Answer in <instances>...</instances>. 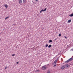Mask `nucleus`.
Wrapping results in <instances>:
<instances>
[{
    "mask_svg": "<svg viewBox=\"0 0 73 73\" xmlns=\"http://www.w3.org/2000/svg\"><path fill=\"white\" fill-rule=\"evenodd\" d=\"M17 64H19V62H17Z\"/></svg>",
    "mask_w": 73,
    "mask_h": 73,
    "instance_id": "a878e982",
    "label": "nucleus"
},
{
    "mask_svg": "<svg viewBox=\"0 0 73 73\" xmlns=\"http://www.w3.org/2000/svg\"><path fill=\"white\" fill-rule=\"evenodd\" d=\"M9 17H6L5 18V20H6V19H8V18H9Z\"/></svg>",
    "mask_w": 73,
    "mask_h": 73,
    "instance_id": "f3484780",
    "label": "nucleus"
},
{
    "mask_svg": "<svg viewBox=\"0 0 73 73\" xmlns=\"http://www.w3.org/2000/svg\"><path fill=\"white\" fill-rule=\"evenodd\" d=\"M48 46V44H46V46H46V47H47V46Z\"/></svg>",
    "mask_w": 73,
    "mask_h": 73,
    "instance_id": "dca6fc26",
    "label": "nucleus"
},
{
    "mask_svg": "<svg viewBox=\"0 0 73 73\" xmlns=\"http://www.w3.org/2000/svg\"><path fill=\"white\" fill-rule=\"evenodd\" d=\"M65 68V67L63 66L61 67V69H64Z\"/></svg>",
    "mask_w": 73,
    "mask_h": 73,
    "instance_id": "6e6552de",
    "label": "nucleus"
},
{
    "mask_svg": "<svg viewBox=\"0 0 73 73\" xmlns=\"http://www.w3.org/2000/svg\"><path fill=\"white\" fill-rule=\"evenodd\" d=\"M19 4H21L22 3V2H23L22 0H19Z\"/></svg>",
    "mask_w": 73,
    "mask_h": 73,
    "instance_id": "20e7f679",
    "label": "nucleus"
},
{
    "mask_svg": "<svg viewBox=\"0 0 73 73\" xmlns=\"http://www.w3.org/2000/svg\"><path fill=\"white\" fill-rule=\"evenodd\" d=\"M46 10V8L44 9H42L41 10L42 12H45V11Z\"/></svg>",
    "mask_w": 73,
    "mask_h": 73,
    "instance_id": "7ed1b4c3",
    "label": "nucleus"
},
{
    "mask_svg": "<svg viewBox=\"0 0 73 73\" xmlns=\"http://www.w3.org/2000/svg\"><path fill=\"white\" fill-rule=\"evenodd\" d=\"M73 60V57H72L71 58H70L69 59H68L65 62V63H66V64L67 63H68V62H69V61H72Z\"/></svg>",
    "mask_w": 73,
    "mask_h": 73,
    "instance_id": "f257e3e1",
    "label": "nucleus"
},
{
    "mask_svg": "<svg viewBox=\"0 0 73 73\" xmlns=\"http://www.w3.org/2000/svg\"><path fill=\"white\" fill-rule=\"evenodd\" d=\"M5 8H7V7H8V6H7V5H5Z\"/></svg>",
    "mask_w": 73,
    "mask_h": 73,
    "instance_id": "f8f14e48",
    "label": "nucleus"
},
{
    "mask_svg": "<svg viewBox=\"0 0 73 73\" xmlns=\"http://www.w3.org/2000/svg\"><path fill=\"white\" fill-rule=\"evenodd\" d=\"M16 48H17V47H15Z\"/></svg>",
    "mask_w": 73,
    "mask_h": 73,
    "instance_id": "c85d7f7f",
    "label": "nucleus"
},
{
    "mask_svg": "<svg viewBox=\"0 0 73 73\" xmlns=\"http://www.w3.org/2000/svg\"><path fill=\"white\" fill-rule=\"evenodd\" d=\"M71 50H72L73 51V48H72V49H71Z\"/></svg>",
    "mask_w": 73,
    "mask_h": 73,
    "instance_id": "393cba45",
    "label": "nucleus"
},
{
    "mask_svg": "<svg viewBox=\"0 0 73 73\" xmlns=\"http://www.w3.org/2000/svg\"><path fill=\"white\" fill-rule=\"evenodd\" d=\"M56 65H57V64H56L54 65V66H53V67H55V66H56Z\"/></svg>",
    "mask_w": 73,
    "mask_h": 73,
    "instance_id": "6ab92c4d",
    "label": "nucleus"
},
{
    "mask_svg": "<svg viewBox=\"0 0 73 73\" xmlns=\"http://www.w3.org/2000/svg\"><path fill=\"white\" fill-rule=\"evenodd\" d=\"M47 65H49V64H47Z\"/></svg>",
    "mask_w": 73,
    "mask_h": 73,
    "instance_id": "c756f323",
    "label": "nucleus"
},
{
    "mask_svg": "<svg viewBox=\"0 0 73 73\" xmlns=\"http://www.w3.org/2000/svg\"><path fill=\"white\" fill-rule=\"evenodd\" d=\"M47 68H48V66H46V65L45 66H42V70H45V69H46Z\"/></svg>",
    "mask_w": 73,
    "mask_h": 73,
    "instance_id": "f03ea898",
    "label": "nucleus"
},
{
    "mask_svg": "<svg viewBox=\"0 0 73 73\" xmlns=\"http://www.w3.org/2000/svg\"><path fill=\"white\" fill-rule=\"evenodd\" d=\"M42 12V10H41L40 11V13H41V12Z\"/></svg>",
    "mask_w": 73,
    "mask_h": 73,
    "instance_id": "5701e85b",
    "label": "nucleus"
},
{
    "mask_svg": "<svg viewBox=\"0 0 73 73\" xmlns=\"http://www.w3.org/2000/svg\"><path fill=\"white\" fill-rule=\"evenodd\" d=\"M56 61H58V58H57L56 60Z\"/></svg>",
    "mask_w": 73,
    "mask_h": 73,
    "instance_id": "a211bd4d",
    "label": "nucleus"
},
{
    "mask_svg": "<svg viewBox=\"0 0 73 73\" xmlns=\"http://www.w3.org/2000/svg\"><path fill=\"white\" fill-rule=\"evenodd\" d=\"M35 1H38L37 0H35Z\"/></svg>",
    "mask_w": 73,
    "mask_h": 73,
    "instance_id": "bb28decb",
    "label": "nucleus"
},
{
    "mask_svg": "<svg viewBox=\"0 0 73 73\" xmlns=\"http://www.w3.org/2000/svg\"><path fill=\"white\" fill-rule=\"evenodd\" d=\"M36 72H39V70H36Z\"/></svg>",
    "mask_w": 73,
    "mask_h": 73,
    "instance_id": "4be33fe9",
    "label": "nucleus"
},
{
    "mask_svg": "<svg viewBox=\"0 0 73 73\" xmlns=\"http://www.w3.org/2000/svg\"><path fill=\"white\" fill-rule=\"evenodd\" d=\"M7 68H8V67H5V69H6Z\"/></svg>",
    "mask_w": 73,
    "mask_h": 73,
    "instance_id": "aec40b11",
    "label": "nucleus"
},
{
    "mask_svg": "<svg viewBox=\"0 0 73 73\" xmlns=\"http://www.w3.org/2000/svg\"><path fill=\"white\" fill-rule=\"evenodd\" d=\"M58 36L59 37H61V34H59Z\"/></svg>",
    "mask_w": 73,
    "mask_h": 73,
    "instance_id": "4468645a",
    "label": "nucleus"
},
{
    "mask_svg": "<svg viewBox=\"0 0 73 73\" xmlns=\"http://www.w3.org/2000/svg\"><path fill=\"white\" fill-rule=\"evenodd\" d=\"M57 60H55L54 62V64H56V63H57Z\"/></svg>",
    "mask_w": 73,
    "mask_h": 73,
    "instance_id": "9d476101",
    "label": "nucleus"
},
{
    "mask_svg": "<svg viewBox=\"0 0 73 73\" xmlns=\"http://www.w3.org/2000/svg\"><path fill=\"white\" fill-rule=\"evenodd\" d=\"M70 22H71V20H68V23H70Z\"/></svg>",
    "mask_w": 73,
    "mask_h": 73,
    "instance_id": "9b49d317",
    "label": "nucleus"
},
{
    "mask_svg": "<svg viewBox=\"0 0 73 73\" xmlns=\"http://www.w3.org/2000/svg\"><path fill=\"white\" fill-rule=\"evenodd\" d=\"M23 3L25 4V3H27V1L26 0H23Z\"/></svg>",
    "mask_w": 73,
    "mask_h": 73,
    "instance_id": "423d86ee",
    "label": "nucleus"
},
{
    "mask_svg": "<svg viewBox=\"0 0 73 73\" xmlns=\"http://www.w3.org/2000/svg\"><path fill=\"white\" fill-rule=\"evenodd\" d=\"M64 37L66 38H67V37H66L65 36H64Z\"/></svg>",
    "mask_w": 73,
    "mask_h": 73,
    "instance_id": "b1692460",
    "label": "nucleus"
},
{
    "mask_svg": "<svg viewBox=\"0 0 73 73\" xmlns=\"http://www.w3.org/2000/svg\"><path fill=\"white\" fill-rule=\"evenodd\" d=\"M52 40H50L48 41V43H50V42H52Z\"/></svg>",
    "mask_w": 73,
    "mask_h": 73,
    "instance_id": "0eeeda50",
    "label": "nucleus"
},
{
    "mask_svg": "<svg viewBox=\"0 0 73 73\" xmlns=\"http://www.w3.org/2000/svg\"><path fill=\"white\" fill-rule=\"evenodd\" d=\"M50 70H48L47 73H50Z\"/></svg>",
    "mask_w": 73,
    "mask_h": 73,
    "instance_id": "2eb2a0df",
    "label": "nucleus"
},
{
    "mask_svg": "<svg viewBox=\"0 0 73 73\" xmlns=\"http://www.w3.org/2000/svg\"><path fill=\"white\" fill-rule=\"evenodd\" d=\"M57 40V38H56L55 39V40Z\"/></svg>",
    "mask_w": 73,
    "mask_h": 73,
    "instance_id": "cd10ccee",
    "label": "nucleus"
},
{
    "mask_svg": "<svg viewBox=\"0 0 73 73\" xmlns=\"http://www.w3.org/2000/svg\"><path fill=\"white\" fill-rule=\"evenodd\" d=\"M15 54H12V56H15Z\"/></svg>",
    "mask_w": 73,
    "mask_h": 73,
    "instance_id": "412c9836",
    "label": "nucleus"
},
{
    "mask_svg": "<svg viewBox=\"0 0 73 73\" xmlns=\"http://www.w3.org/2000/svg\"><path fill=\"white\" fill-rule=\"evenodd\" d=\"M69 16H70V17H73V13H72L70 15H69Z\"/></svg>",
    "mask_w": 73,
    "mask_h": 73,
    "instance_id": "39448f33",
    "label": "nucleus"
},
{
    "mask_svg": "<svg viewBox=\"0 0 73 73\" xmlns=\"http://www.w3.org/2000/svg\"><path fill=\"white\" fill-rule=\"evenodd\" d=\"M48 48H50V47H52V45L50 44L49 46H48Z\"/></svg>",
    "mask_w": 73,
    "mask_h": 73,
    "instance_id": "1a4fd4ad",
    "label": "nucleus"
},
{
    "mask_svg": "<svg viewBox=\"0 0 73 73\" xmlns=\"http://www.w3.org/2000/svg\"><path fill=\"white\" fill-rule=\"evenodd\" d=\"M66 66L67 67H68V66H69V65L68 64H66Z\"/></svg>",
    "mask_w": 73,
    "mask_h": 73,
    "instance_id": "ddd939ff",
    "label": "nucleus"
}]
</instances>
